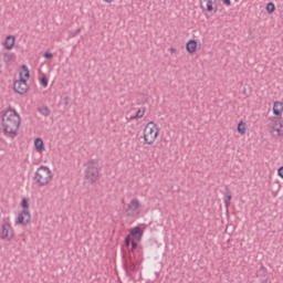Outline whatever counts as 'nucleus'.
Masks as SVG:
<instances>
[{"mask_svg":"<svg viewBox=\"0 0 283 283\" xmlns=\"http://www.w3.org/2000/svg\"><path fill=\"white\" fill-rule=\"evenodd\" d=\"M186 49L189 54H196V50H198V42H196V40H189L186 44Z\"/></svg>","mask_w":283,"mask_h":283,"instance_id":"f8f14e48","label":"nucleus"},{"mask_svg":"<svg viewBox=\"0 0 283 283\" xmlns=\"http://www.w3.org/2000/svg\"><path fill=\"white\" fill-rule=\"evenodd\" d=\"M238 133L241 134V136H244V134H247V123L244 122H240L238 124Z\"/></svg>","mask_w":283,"mask_h":283,"instance_id":"a211bd4d","label":"nucleus"},{"mask_svg":"<svg viewBox=\"0 0 283 283\" xmlns=\"http://www.w3.org/2000/svg\"><path fill=\"white\" fill-rule=\"evenodd\" d=\"M130 245H132V251H135V249H138V242L134 240L130 242Z\"/></svg>","mask_w":283,"mask_h":283,"instance_id":"bb28decb","label":"nucleus"},{"mask_svg":"<svg viewBox=\"0 0 283 283\" xmlns=\"http://www.w3.org/2000/svg\"><path fill=\"white\" fill-rule=\"evenodd\" d=\"M63 102H64V105H65V106L70 105V97H69V96H65V97L63 98Z\"/></svg>","mask_w":283,"mask_h":283,"instance_id":"c756f323","label":"nucleus"},{"mask_svg":"<svg viewBox=\"0 0 283 283\" xmlns=\"http://www.w3.org/2000/svg\"><path fill=\"white\" fill-rule=\"evenodd\" d=\"M158 134H160L158 125L154 122H149L144 129V140L146 145H154L156 138H158Z\"/></svg>","mask_w":283,"mask_h":283,"instance_id":"20e7f679","label":"nucleus"},{"mask_svg":"<svg viewBox=\"0 0 283 283\" xmlns=\"http://www.w3.org/2000/svg\"><path fill=\"white\" fill-rule=\"evenodd\" d=\"M145 116V108H139L136 112V115L132 117L133 120H138V118H143Z\"/></svg>","mask_w":283,"mask_h":283,"instance_id":"aec40b11","label":"nucleus"},{"mask_svg":"<svg viewBox=\"0 0 283 283\" xmlns=\"http://www.w3.org/2000/svg\"><path fill=\"white\" fill-rule=\"evenodd\" d=\"M21 207L23 208V210L18 214L15 224H22L23 227H25V224H30V221L32 220V216L30 214L29 210L30 205L28 203V199H22Z\"/></svg>","mask_w":283,"mask_h":283,"instance_id":"423d86ee","label":"nucleus"},{"mask_svg":"<svg viewBox=\"0 0 283 283\" xmlns=\"http://www.w3.org/2000/svg\"><path fill=\"white\" fill-rule=\"evenodd\" d=\"M200 1V8L205 12H218V0H199Z\"/></svg>","mask_w":283,"mask_h":283,"instance_id":"9d476101","label":"nucleus"},{"mask_svg":"<svg viewBox=\"0 0 283 283\" xmlns=\"http://www.w3.org/2000/svg\"><path fill=\"white\" fill-rule=\"evenodd\" d=\"M54 55L50 52L44 53V59H52Z\"/></svg>","mask_w":283,"mask_h":283,"instance_id":"c85d7f7f","label":"nucleus"},{"mask_svg":"<svg viewBox=\"0 0 283 283\" xmlns=\"http://www.w3.org/2000/svg\"><path fill=\"white\" fill-rule=\"evenodd\" d=\"M266 12H269V14H273V12H275V4L273 2H269L266 4Z\"/></svg>","mask_w":283,"mask_h":283,"instance_id":"5701e85b","label":"nucleus"},{"mask_svg":"<svg viewBox=\"0 0 283 283\" xmlns=\"http://www.w3.org/2000/svg\"><path fill=\"white\" fill-rule=\"evenodd\" d=\"M170 52H172V53L176 52V49L171 48V49H170Z\"/></svg>","mask_w":283,"mask_h":283,"instance_id":"72a5a7b5","label":"nucleus"},{"mask_svg":"<svg viewBox=\"0 0 283 283\" xmlns=\"http://www.w3.org/2000/svg\"><path fill=\"white\" fill-rule=\"evenodd\" d=\"M140 209H143L140 200L133 198L126 208H124V216H126V218H137V216H140Z\"/></svg>","mask_w":283,"mask_h":283,"instance_id":"39448f33","label":"nucleus"},{"mask_svg":"<svg viewBox=\"0 0 283 283\" xmlns=\"http://www.w3.org/2000/svg\"><path fill=\"white\" fill-rule=\"evenodd\" d=\"M222 3L229 8V6H231V0H222Z\"/></svg>","mask_w":283,"mask_h":283,"instance_id":"7c9ffc66","label":"nucleus"},{"mask_svg":"<svg viewBox=\"0 0 283 283\" xmlns=\"http://www.w3.org/2000/svg\"><path fill=\"white\" fill-rule=\"evenodd\" d=\"M223 200H224V206L227 207V209H229V207H231V190H229V188H226Z\"/></svg>","mask_w":283,"mask_h":283,"instance_id":"f3484780","label":"nucleus"},{"mask_svg":"<svg viewBox=\"0 0 283 283\" xmlns=\"http://www.w3.org/2000/svg\"><path fill=\"white\" fill-rule=\"evenodd\" d=\"M21 127V115L17 109L9 107L2 112V132L8 138H17Z\"/></svg>","mask_w":283,"mask_h":283,"instance_id":"f257e3e1","label":"nucleus"},{"mask_svg":"<svg viewBox=\"0 0 283 283\" xmlns=\"http://www.w3.org/2000/svg\"><path fill=\"white\" fill-rule=\"evenodd\" d=\"M85 180H87L91 185H95V182L98 181V178H101V174L98 171V163L94 159H90L85 164Z\"/></svg>","mask_w":283,"mask_h":283,"instance_id":"f03ea898","label":"nucleus"},{"mask_svg":"<svg viewBox=\"0 0 283 283\" xmlns=\"http://www.w3.org/2000/svg\"><path fill=\"white\" fill-rule=\"evenodd\" d=\"M78 34H81V29H77L74 33H71V36H78Z\"/></svg>","mask_w":283,"mask_h":283,"instance_id":"cd10ccee","label":"nucleus"},{"mask_svg":"<svg viewBox=\"0 0 283 283\" xmlns=\"http://www.w3.org/2000/svg\"><path fill=\"white\" fill-rule=\"evenodd\" d=\"M258 277H266V268L261 266L256 272Z\"/></svg>","mask_w":283,"mask_h":283,"instance_id":"4be33fe9","label":"nucleus"},{"mask_svg":"<svg viewBox=\"0 0 283 283\" xmlns=\"http://www.w3.org/2000/svg\"><path fill=\"white\" fill-rule=\"evenodd\" d=\"M13 90L17 94H27L30 86H28V80L23 77V73H20V80L15 81L13 84Z\"/></svg>","mask_w":283,"mask_h":283,"instance_id":"1a4fd4ad","label":"nucleus"},{"mask_svg":"<svg viewBox=\"0 0 283 283\" xmlns=\"http://www.w3.org/2000/svg\"><path fill=\"white\" fill-rule=\"evenodd\" d=\"M17 59V55L14 53H3V61L6 65H10L12 61Z\"/></svg>","mask_w":283,"mask_h":283,"instance_id":"dca6fc26","label":"nucleus"},{"mask_svg":"<svg viewBox=\"0 0 283 283\" xmlns=\"http://www.w3.org/2000/svg\"><path fill=\"white\" fill-rule=\"evenodd\" d=\"M14 43H17V38H14V35H8L2 45L6 50H12V48H14Z\"/></svg>","mask_w":283,"mask_h":283,"instance_id":"9b49d317","label":"nucleus"},{"mask_svg":"<svg viewBox=\"0 0 283 283\" xmlns=\"http://www.w3.org/2000/svg\"><path fill=\"white\" fill-rule=\"evenodd\" d=\"M14 238V228L8 220H3L0 223V240H4L6 242H11Z\"/></svg>","mask_w":283,"mask_h":283,"instance_id":"0eeeda50","label":"nucleus"},{"mask_svg":"<svg viewBox=\"0 0 283 283\" xmlns=\"http://www.w3.org/2000/svg\"><path fill=\"white\" fill-rule=\"evenodd\" d=\"M20 74H22V78L24 76V78H30V70H28L27 65H22V72H20Z\"/></svg>","mask_w":283,"mask_h":283,"instance_id":"412c9836","label":"nucleus"},{"mask_svg":"<svg viewBox=\"0 0 283 283\" xmlns=\"http://www.w3.org/2000/svg\"><path fill=\"white\" fill-rule=\"evenodd\" d=\"M283 112V103L282 102H275L273 105V114L274 116H282Z\"/></svg>","mask_w":283,"mask_h":283,"instance_id":"4468645a","label":"nucleus"},{"mask_svg":"<svg viewBox=\"0 0 283 283\" xmlns=\"http://www.w3.org/2000/svg\"><path fill=\"white\" fill-rule=\"evenodd\" d=\"M34 180L39 187H45V185H50V182H52V170H50V167H39L34 174Z\"/></svg>","mask_w":283,"mask_h":283,"instance_id":"7ed1b4c3","label":"nucleus"},{"mask_svg":"<svg viewBox=\"0 0 283 283\" xmlns=\"http://www.w3.org/2000/svg\"><path fill=\"white\" fill-rule=\"evenodd\" d=\"M48 83H49V80L48 77H41L40 80V84L42 85V87H48Z\"/></svg>","mask_w":283,"mask_h":283,"instance_id":"b1692460","label":"nucleus"},{"mask_svg":"<svg viewBox=\"0 0 283 283\" xmlns=\"http://www.w3.org/2000/svg\"><path fill=\"white\" fill-rule=\"evenodd\" d=\"M39 112L42 116H45V117H48V116H50V114H52V111H50V107H48V106L40 107Z\"/></svg>","mask_w":283,"mask_h":283,"instance_id":"6ab92c4d","label":"nucleus"},{"mask_svg":"<svg viewBox=\"0 0 283 283\" xmlns=\"http://www.w3.org/2000/svg\"><path fill=\"white\" fill-rule=\"evenodd\" d=\"M125 245H126V247H132V237H130V235H127V237L125 238Z\"/></svg>","mask_w":283,"mask_h":283,"instance_id":"393cba45","label":"nucleus"},{"mask_svg":"<svg viewBox=\"0 0 283 283\" xmlns=\"http://www.w3.org/2000/svg\"><path fill=\"white\" fill-rule=\"evenodd\" d=\"M130 235H133L135 240H137V242H140V240L143 239V229H140V227L133 228L130 231Z\"/></svg>","mask_w":283,"mask_h":283,"instance_id":"ddd939ff","label":"nucleus"},{"mask_svg":"<svg viewBox=\"0 0 283 283\" xmlns=\"http://www.w3.org/2000/svg\"><path fill=\"white\" fill-rule=\"evenodd\" d=\"M128 271H136V263L135 262H129L128 263Z\"/></svg>","mask_w":283,"mask_h":283,"instance_id":"a878e982","label":"nucleus"},{"mask_svg":"<svg viewBox=\"0 0 283 283\" xmlns=\"http://www.w3.org/2000/svg\"><path fill=\"white\" fill-rule=\"evenodd\" d=\"M106 3H112L114 0H104Z\"/></svg>","mask_w":283,"mask_h":283,"instance_id":"473e14b6","label":"nucleus"},{"mask_svg":"<svg viewBox=\"0 0 283 283\" xmlns=\"http://www.w3.org/2000/svg\"><path fill=\"white\" fill-rule=\"evenodd\" d=\"M34 147L36 149V151H45V144L43 143L42 138H36L34 140Z\"/></svg>","mask_w":283,"mask_h":283,"instance_id":"2eb2a0df","label":"nucleus"},{"mask_svg":"<svg viewBox=\"0 0 283 283\" xmlns=\"http://www.w3.org/2000/svg\"><path fill=\"white\" fill-rule=\"evenodd\" d=\"M268 128L270 133L273 134L274 136H283L282 120L275 117H270L268 119Z\"/></svg>","mask_w":283,"mask_h":283,"instance_id":"6e6552de","label":"nucleus"},{"mask_svg":"<svg viewBox=\"0 0 283 283\" xmlns=\"http://www.w3.org/2000/svg\"><path fill=\"white\" fill-rule=\"evenodd\" d=\"M277 174L280 178H283V166L279 168Z\"/></svg>","mask_w":283,"mask_h":283,"instance_id":"2f4dec72","label":"nucleus"}]
</instances>
